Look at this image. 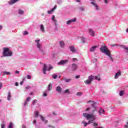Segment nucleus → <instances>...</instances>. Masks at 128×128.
Listing matches in <instances>:
<instances>
[{"mask_svg": "<svg viewBox=\"0 0 128 128\" xmlns=\"http://www.w3.org/2000/svg\"><path fill=\"white\" fill-rule=\"evenodd\" d=\"M83 116H84V118H86V120H90L91 118L92 119L88 121V124H92V122H94V120H95L94 116L92 114H88L86 113H84Z\"/></svg>", "mask_w": 128, "mask_h": 128, "instance_id": "nucleus-1", "label": "nucleus"}, {"mask_svg": "<svg viewBox=\"0 0 128 128\" xmlns=\"http://www.w3.org/2000/svg\"><path fill=\"white\" fill-rule=\"evenodd\" d=\"M2 54L4 56H12V52L10 50L9 48H3Z\"/></svg>", "mask_w": 128, "mask_h": 128, "instance_id": "nucleus-2", "label": "nucleus"}, {"mask_svg": "<svg viewBox=\"0 0 128 128\" xmlns=\"http://www.w3.org/2000/svg\"><path fill=\"white\" fill-rule=\"evenodd\" d=\"M100 50L102 52H103L106 56H110V52L106 46H103L102 47L100 48Z\"/></svg>", "mask_w": 128, "mask_h": 128, "instance_id": "nucleus-3", "label": "nucleus"}, {"mask_svg": "<svg viewBox=\"0 0 128 128\" xmlns=\"http://www.w3.org/2000/svg\"><path fill=\"white\" fill-rule=\"evenodd\" d=\"M78 66L76 64H72V72H76L78 70Z\"/></svg>", "mask_w": 128, "mask_h": 128, "instance_id": "nucleus-4", "label": "nucleus"}, {"mask_svg": "<svg viewBox=\"0 0 128 128\" xmlns=\"http://www.w3.org/2000/svg\"><path fill=\"white\" fill-rule=\"evenodd\" d=\"M90 4L96 8V10H98V6L96 3V1H94V0H92Z\"/></svg>", "mask_w": 128, "mask_h": 128, "instance_id": "nucleus-5", "label": "nucleus"}, {"mask_svg": "<svg viewBox=\"0 0 128 128\" xmlns=\"http://www.w3.org/2000/svg\"><path fill=\"white\" fill-rule=\"evenodd\" d=\"M68 60H62L58 63V64L60 65H64L66 64H68Z\"/></svg>", "mask_w": 128, "mask_h": 128, "instance_id": "nucleus-6", "label": "nucleus"}, {"mask_svg": "<svg viewBox=\"0 0 128 128\" xmlns=\"http://www.w3.org/2000/svg\"><path fill=\"white\" fill-rule=\"evenodd\" d=\"M88 32H89V34H90L92 36H95L94 31H93L90 28Z\"/></svg>", "mask_w": 128, "mask_h": 128, "instance_id": "nucleus-7", "label": "nucleus"}, {"mask_svg": "<svg viewBox=\"0 0 128 128\" xmlns=\"http://www.w3.org/2000/svg\"><path fill=\"white\" fill-rule=\"evenodd\" d=\"M20 1V0H10L8 4H16V2H18Z\"/></svg>", "mask_w": 128, "mask_h": 128, "instance_id": "nucleus-8", "label": "nucleus"}, {"mask_svg": "<svg viewBox=\"0 0 128 128\" xmlns=\"http://www.w3.org/2000/svg\"><path fill=\"white\" fill-rule=\"evenodd\" d=\"M76 18L72 19L67 21L66 24H70L72 22H76Z\"/></svg>", "mask_w": 128, "mask_h": 128, "instance_id": "nucleus-9", "label": "nucleus"}, {"mask_svg": "<svg viewBox=\"0 0 128 128\" xmlns=\"http://www.w3.org/2000/svg\"><path fill=\"white\" fill-rule=\"evenodd\" d=\"M48 68V66H46V64H44V68H43V74H46V68Z\"/></svg>", "mask_w": 128, "mask_h": 128, "instance_id": "nucleus-10", "label": "nucleus"}, {"mask_svg": "<svg viewBox=\"0 0 128 128\" xmlns=\"http://www.w3.org/2000/svg\"><path fill=\"white\" fill-rule=\"evenodd\" d=\"M35 42H37V46L38 48H40V46H42V44H40L39 42H40V40H36Z\"/></svg>", "mask_w": 128, "mask_h": 128, "instance_id": "nucleus-11", "label": "nucleus"}, {"mask_svg": "<svg viewBox=\"0 0 128 128\" xmlns=\"http://www.w3.org/2000/svg\"><path fill=\"white\" fill-rule=\"evenodd\" d=\"M70 50L72 52H76V48H74V46H70Z\"/></svg>", "mask_w": 128, "mask_h": 128, "instance_id": "nucleus-12", "label": "nucleus"}, {"mask_svg": "<svg viewBox=\"0 0 128 128\" xmlns=\"http://www.w3.org/2000/svg\"><path fill=\"white\" fill-rule=\"evenodd\" d=\"M56 6H54V8H52L51 10H48V14H52V12H54V10H56Z\"/></svg>", "mask_w": 128, "mask_h": 128, "instance_id": "nucleus-13", "label": "nucleus"}, {"mask_svg": "<svg viewBox=\"0 0 128 128\" xmlns=\"http://www.w3.org/2000/svg\"><path fill=\"white\" fill-rule=\"evenodd\" d=\"M62 88L60 86H58L56 88V90L58 92H62Z\"/></svg>", "mask_w": 128, "mask_h": 128, "instance_id": "nucleus-14", "label": "nucleus"}, {"mask_svg": "<svg viewBox=\"0 0 128 128\" xmlns=\"http://www.w3.org/2000/svg\"><path fill=\"white\" fill-rule=\"evenodd\" d=\"M122 74V72L120 71H118V72L116 73V75H115V78H118V76H121Z\"/></svg>", "mask_w": 128, "mask_h": 128, "instance_id": "nucleus-15", "label": "nucleus"}, {"mask_svg": "<svg viewBox=\"0 0 128 128\" xmlns=\"http://www.w3.org/2000/svg\"><path fill=\"white\" fill-rule=\"evenodd\" d=\"M94 76L92 75H90L88 76V80L92 82V80H94Z\"/></svg>", "mask_w": 128, "mask_h": 128, "instance_id": "nucleus-16", "label": "nucleus"}, {"mask_svg": "<svg viewBox=\"0 0 128 128\" xmlns=\"http://www.w3.org/2000/svg\"><path fill=\"white\" fill-rule=\"evenodd\" d=\"M48 90H52V84H49L48 85Z\"/></svg>", "mask_w": 128, "mask_h": 128, "instance_id": "nucleus-17", "label": "nucleus"}, {"mask_svg": "<svg viewBox=\"0 0 128 128\" xmlns=\"http://www.w3.org/2000/svg\"><path fill=\"white\" fill-rule=\"evenodd\" d=\"M98 48V46H92L90 48V52H94L96 48Z\"/></svg>", "mask_w": 128, "mask_h": 128, "instance_id": "nucleus-18", "label": "nucleus"}, {"mask_svg": "<svg viewBox=\"0 0 128 128\" xmlns=\"http://www.w3.org/2000/svg\"><path fill=\"white\" fill-rule=\"evenodd\" d=\"M100 114H104V110L102 108H101L99 111Z\"/></svg>", "mask_w": 128, "mask_h": 128, "instance_id": "nucleus-19", "label": "nucleus"}, {"mask_svg": "<svg viewBox=\"0 0 128 128\" xmlns=\"http://www.w3.org/2000/svg\"><path fill=\"white\" fill-rule=\"evenodd\" d=\"M40 118L42 119V120L43 122H45V124H48V120H44V118L42 117V115H40Z\"/></svg>", "mask_w": 128, "mask_h": 128, "instance_id": "nucleus-20", "label": "nucleus"}, {"mask_svg": "<svg viewBox=\"0 0 128 128\" xmlns=\"http://www.w3.org/2000/svg\"><path fill=\"white\" fill-rule=\"evenodd\" d=\"M84 84H92V82L90 81V80L88 79V80H86L84 81Z\"/></svg>", "mask_w": 128, "mask_h": 128, "instance_id": "nucleus-21", "label": "nucleus"}, {"mask_svg": "<svg viewBox=\"0 0 128 128\" xmlns=\"http://www.w3.org/2000/svg\"><path fill=\"white\" fill-rule=\"evenodd\" d=\"M40 28L42 32H44V24H41L40 26Z\"/></svg>", "mask_w": 128, "mask_h": 128, "instance_id": "nucleus-22", "label": "nucleus"}, {"mask_svg": "<svg viewBox=\"0 0 128 128\" xmlns=\"http://www.w3.org/2000/svg\"><path fill=\"white\" fill-rule=\"evenodd\" d=\"M94 80H98V81H100V74H98L97 76H94Z\"/></svg>", "mask_w": 128, "mask_h": 128, "instance_id": "nucleus-23", "label": "nucleus"}, {"mask_svg": "<svg viewBox=\"0 0 128 128\" xmlns=\"http://www.w3.org/2000/svg\"><path fill=\"white\" fill-rule=\"evenodd\" d=\"M60 44L62 48H64V41H61L60 42Z\"/></svg>", "mask_w": 128, "mask_h": 128, "instance_id": "nucleus-24", "label": "nucleus"}, {"mask_svg": "<svg viewBox=\"0 0 128 128\" xmlns=\"http://www.w3.org/2000/svg\"><path fill=\"white\" fill-rule=\"evenodd\" d=\"M2 76H4V74L10 75V72H3Z\"/></svg>", "mask_w": 128, "mask_h": 128, "instance_id": "nucleus-25", "label": "nucleus"}, {"mask_svg": "<svg viewBox=\"0 0 128 128\" xmlns=\"http://www.w3.org/2000/svg\"><path fill=\"white\" fill-rule=\"evenodd\" d=\"M10 98H12V96H10V92H8V100H10Z\"/></svg>", "mask_w": 128, "mask_h": 128, "instance_id": "nucleus-26", "label": "nucleus"}, {"mask_svg": "<svg viewBox=\"0 0 128 128\" xmlns=\"http://www.w3.org/2000/svg\"><path fill=\"white\" fill-rule=\"evenodd\" d=\"M48 68H49L47 70L48 72H50V70H52V68H54L52 67V65H49Z\"/></svg>", "mask_w": 128, "mask_h": 128, "instance_id": "nucleus-27", "label": "nucleus"}, {"mask_svg": "<svg viewBox=\"0 0 128 128\" xmlns=\"http://www.w3.org/2000/svg\"><path fill=\"white\" fill-rule=\"evenodd\" d=\"M64 80L66 82H70L72 80V79L70 78L66 79V78H64Z\"/></svg>", "mask_w": 128, "mask_h": 128, "instance_id": "nucleus-28", "label": "nucleus"}, {"mask_svg": "<svg viewBox=\"0 0 128 128\" xmlns=\"http://www.w3.org/2000/svg\"><path fill=\"white\" fill-rule=\"evenodd\" d=\"M24 10H18V14H24Z\"/></svg>", "mask_w": 128, "mask_h": 128, "instance_id": "nucleus-29", "label": "nucleus"}, {"mask_svg": "<svg viewBox=\"0 0 128 128\" xmlns=\"http://www.w3.org/2000/svg\"><path fill=\"white\" fill-rule=\"evenodd\" d=\"M82 123L83 124H84V126H88V123L86 122H84V121H82Z\"/></svg>", "mask_w": 128, "mask_h": 128, "instance_id": "nucleus-30", "label": "nucleus"}, {"mask_svg": "<svg viewBox=\"0 0 128 128\" xmlns=\"http://www.w3.org/2000/svg\"><path fill=\"white\" fill-rule=\"evenodd\" d=\"M38 116V112L37 111H36L34 114V117L37 118V116Z\"/></svg>", "mask_w": 128, "mask_h": 128, "instance_id": "nucleus-31", "label": "nucleus"}, {"mask_svg": "<svg viewBox=\"0 0 128 128\" xmlns=\"http://www.w3.org/2000/svg\"><path fill=\"white\" fill-rule=\"evenodd\" d=\"M82 42H83V44H84L86 42V38L82 37Z\"/></svg>", "mask_w": 128, "mask_h": 128, "instance_id": "nucleus-32", "label": "nucleus"}, {"mask_svg": "<svg viewBox=\"0 0 128 128\" xmlns=\"http://www.w3.org/2000/svg\"><path fill=\"white\" fill-rule=\"evenodd\" d=\"M82 94V92H78L76 93V95L78 96H80Z\"/></svg>", "mask_w": 128, "mask_h": 128, "instance_id": "nucleus-33", "label": "nucleus"}, {"mask_svg": "<svg viewBox=\"0 0 128 128\" xmlns=\"http://www.w3.org/2000/svg\"><path fill=\"white\" fill-rule=\"evenodd\" d=\"M123 48H124V50H125L126 52H128V47H126V46H124Z\"/></svg>", "mask_w": 128, "mask_h": 128, "instance_id": "nucleus-34", "label": "nucleus"}, {"mask_svg": "<svg viewBox=\"0 0 128 128\" xmlns=\"http://www.w3.org/2000/svg\"><path fill=\"white\" fill-rule=\"evenodd\" d=\"M79 8H80V10H82V12L84 10V7L83 6L80 7Z\"/></svg>", "mask_w": 128, "mask_h": 128, "instance_id": "nucleus-35", "label": "nucleus"}, {"mask_svg": "<svg viewBox=\"0 0 128 128\" xmlns=\"http://www.w3.org/2000/svg\"><path fill=\"white\" fill-rule=\"evenodd\" d=\"M30 96H28L26 98V102H30Z\"/></svg>", "mask_w": 128, "mask_h": 128, "instance_id": "nucleus-36", "label": "nucleus"}, {"mask_svg": "<svg viewBox=\"0 0 128 128\" xmlns=\"http://www.w3.org/2000/svg\"><path fill=\"white\" fill-rule=\"evenodd\" d=\"M92 126H98V123L96 122H94L92 124Z\"/></svg>", "mask_w": 128, "mask_h": 128, "instance_id": "nucleus-37", "label": "nucleus"}, {"mask_svg": "<svg viewBox=\"0 0 128 128\" xmlns=\"http://www.w3.org/2000/svg\"><path fill=\"white\" fill-rule=\"evenodd\" d=\"M1 128H6V124H0Z\"/></svg>", "mask_w": 128, "mask_h": 128, "instance_id": "nucleus-38", "label": "nucleus"}, {"mask_svg": "<svg viewBox=\"0 0 128 128\" xmlns=\"http://www.w3.org/2000/svg\"><path fill=\"white\" fill-rule=\"evenodd\" d=\"M120 96H122L124 95V92L123 91H120V94H119Z\"/></svg>", "mask_w": 128, "mask_h": 128, "instance_id": "nucleus-39", "label": "nucleus"}, {"mask_svg": "<svg viewBox=\"0 0 128 128\" xmlns=\"http://www.w3.org/2000/svg\"><path fill=\"white\" fill-rule=\"evenodd\" d=\"M36 104V100H34L32 102V104Z\"/></svg>", "mask_w": 128, "mask_h": 128, "instance_id": "nucleus-40", "label": "nucleus"}, {"mask_svg": "<svg viewBox=\"0 0 128 128\" xmlns=\"http://www.w3.org/2000/svg\"><path fill=\"white\" fill-rule=\"evenodd\" d=\"M26 78L28 80H30V78H32V76H30V75H27Z\"/></svg>", "mask_w": 128, "mask_h": 128, "instance_id": "nucleus-41", "label": "nucleus"}, {"mask_svg": "<svg viewBox=\"0 0 128 128\" xmlns=\"http://www.w3.org/2000/svg\"><path fill=\"white\" fill-rule=\"evenodd\" d=\"M109 56V58H110V60H112V62L114 60L112 59V56H110V52L109 53V56Z\"/></svg>", "mask_w": 128, "mask_h": 128, "instance_id": "nucleus-42", "label": "nucleus"}, {"mask_svg": "<svg viewBox=\"0 0 128 128\" xmlns=\"http://www.w3.org/2000/svg\"><path fill=\"white\" fill-rule=\"evenodd\" d=\"M8 128H12V123L10 122L8 126Z\"/></svg>", "mask_w": 128, "mask_h": 128, "instance_id": "nucleus-43", "label": "nucleus"}, {"mask_svg": "<svg viewBox=\"0 0 128 128\" xmlns=\"http://www.w3.org/2000/svg\"><path fill=\"white\" fill-rule=\"evenodd\" d=\"M52 78H54V80H56V78H58V76H56V74H53Z\"/></svg>", "mask_w": 128, "mask_h": 128, "instance_id": "nucleus-44", "label": "nucleus"}, {"mask_svg": "<svg viewBox=\"0 0 128 128\" xmlns=\"http://www.w3.org/2000/svg\"><path fill=\"white\" fill-rule=\"evenodd\" d=\"M23 34L24 36H26V34H28V31H24Z\"/></svg>", "mask_w": 128, "mask_h": 128, "instance_id": "nucleus-45", "label": "nucleus"}, {"mask_svg": "<svg viewBox=\"0 0 128 128\" xmlns=\"http://www.w3.org/2000/svg\"><path fill=\"white\" fill-rule=\"evenodd\" d=\"M64 92H65V94H68V92H70V90L67 89V90H65Z\"/></svg>", "mask_w": 128, "mask_h": 128, "instance_id": "nucleus-46", "label": "nucleus"}, {"mask_svg": "<svg viewBox=\"0 0 128 128\" xmlns=\"http://www.w3.org/2000/svg\"><path fill=\"white\" fill-rule=\"evenodd\" d=\"M24 106H28V102L26 101L24 102Z\"/></svg>", "mask_w": 128, "mask_h": 128, "instance_id": "nucleus-47", "label": "nucleus"}, {"mask_svg": "<svg viewBox=\"0 0 128 128\" xmlns=\"http://www.w3.org/2000/svg\"><path fill=\"white\" fill-rule=\"evenodd\" d=\"M80 78V75L76 76L75 77V78L76 79Z\"/></svg>", "mask_w": 128, "mask_h": 128, "instance_id": "nucleus-48", "label": "nucleus"}, {"mask_svg": "<svg viewBox=\"0 0 128 128\" xmlns=\"http://www.w3.org/2000/svg\"><path fill=\"white\" fill-rule=\"evenodd\" d=\"M53 22H54L56 26V22H57L56 20L54 19V20H53Z\"/></svg>", "mask_w": 128, "mask_h": 128, "instance_id": "nucleus-49", "label": "nucleus"}, {"mask_svg": "<svg viewBox=\"0 0 128 128\" xmlns=\"http://www.w3.org/2000/svg\"><path fill=\"white\" fill-rule=\"evenodd\" d=\"M30 88V86H27L25 88L26 90H28V88Z\"/></svg>", "mask_w": 128, "mask_h": 128, "instance_id": "nucleus-50", "label": "nucleus"}, {"mask_svg": "<svg viewBox=\"0 0 128 128\" xmlns=\"http://www.w3.org/2000/svg\"><path fill=\"white\" fill-rule=\"evenodd\" d=\"M2 88V83L0 82V88Z\"/></svg>", "mask_w": 128, "mask_h": 128, "instance_id": "nucleus-51", "label": "nucleus"}, {"mask_svg": "<svg viewBox=\"0 0 128 128\" xmlns=\"http://www.w3.org/2000/svg\"><path fill=\"white\" fill-rule=\"evenodd\" d=\"M43 96H48V94H46V93L44 92V93Z\"/></svg>", "mask_w": 128, "mask_h": 128, "instance_id": "nucleus-52", "label": "nucleus"}, {"mask_svg": "<svg viewBox=\"0 0 128 128\" xmlns=\"http://www.w3.org/2000/svg\"><path fill=\"white\" fill-rule=\"evenodd\" d=\"M90 110V108H87L86 109V112H88V110Z\"/></svg>", "mask_w": 128, "mask_h": 128, "instance_id": "nucleus-53", "label": "nucleus"}, {"mask_svg": "<svg viewBox=\"0 0 128 128\" xmlns=\"http://www.w3.org/2000/svg\"><path fill=\"white\" fill-rule=\"evenodd\" d=\"M72 60H73L74 62H75V60H78V59H77L76 58H74L72 59Z\"/></svg>", "mask_w": 128, "mask_h": 128, "instance_id": "nucleus-54", "label": "nucleus"}, {"mask_svg": "<svg viewBox=\"0 0 128 128\" xmlns=\"http://www.w3.org/2000/svg\"><path fill=\"white\" fill-rule=\"evenodd\" d=\"M92 106L94 108V110H96V107L94 106V104H92Z\"/></svg>", "mask_w": 128, "mask_h": 128, "instance_id": "nucleus-55", "label": "nucleus"}, {"mask_svg": "<svg viewBox=\"0 0 128 128\" xmlns=\"http://www.w3.org/2000/svg\"><path fill=\"white\" fill-rule=\"evenodd\" d=\"M26 77H24L22 80V82H24L26 80Z\"/></svg>", "mask_w": 128, "mask_h": 128, "instance_id": "nucleus-56", "label": "nucleus"}, {"mask_svg": "<svg viewBox=\"0 0 128 128\" xmlns=\"http://www.w3.org/2000/svg\"><path fill=\"white\" fill-rule=\"evenodd\" d=\"M15 86H18V83L17 82H16Z\"/></svg>", "mask_w": 128, "mask_h": 128, "instance_id": "nucleus-57", "label": "nucleus"}, {"mask_svg": "<svg viewBox=\"0 0 128 128\" xmlns=\"http://www.w3.org/2000/svg\"><path fill=\"white\" fill-rule=\"evenodd\" d=\"M54 16H53L52 17V20H54Z\"/></svg>", "mask_w": 128, "mask_h": 128, "instance_id": "nucleus-58", "label": "nucleus"}, {"mask_svg": "<svg viewBox=\"0 0 128 128\" xmlns=\"http://www.w3.org/2000/svg\"><path fill=\"white\" fill-rule=\"evenodd\" d=\"M24 84V81H22L20 82V84L22 86V84Z\"/></svg>", "mask_w": 128, "mask_h": 128, "instance_id": "nucleus-59", "label": "nucleus"}, {"mask_svg": "<svg viewBox=\"0 0 128 128\" xmlns=\"http://www.w3.org/2000/svg\"><path fill=\"white\" fill-rule=\"evenodd\" d=\"M15 72H16V74H20V72H18V70H16V71Z\"/></svg>", "mask_w": 128, "mask_h": 128, "instance_id": "nucleus-60", "label": "nucleus"}, {"mask_svg": "<svg viewBox=\"0 0 128 128\" xmlns=\"http://www.w3.org/2000/svg\"><path fill=\"white\" fill-rule=\"evenodd\" d=\"M105 4H108V0H104Z\"/></svg>", "mask_w": 128, "mask_h": 128, "instance_id": "nucleus-61", "label": "nucleus"}, {"mask_svg": "<svg viewBox=\"0 0 128 128\" xmlns=\"http://www.w3.org/2000/svg\"><path fill=\"white\" fill-rule=\"evenodd\" d=\"M36 120H34V122H33V124H36Z\"/></svg>", "mask_w": 128, "mask_h": 128, "instance_id": "nucleus-62", "label": "nucleus"}, {"mask_svg": "<svg viewBox=\"0 0 128 128\" xmlns=\"http://www.w3.org/2000/svg\"><path fill=\"white\" fill-rule=\"evenodd\" d=\"M124 128H128V125H125Z\"/></svg>", "mask_w": 128, "mask_h": 128, "instance_id": "nucleus-63", "label": "nucleus"}, {"mask_svg": "<svg viewBox=\"0 0 128 128\" xmlns=\"http://www.w3.org/2000/svg\"><path fill=\"white\" fill-rule=\"evenodd\" d=\"M22 128H26V126H24V125L22 126Z\"/></svg>", "mask_w": 128, "mask_h": 128, "instance_id": "nucleus-64", "label": "nucleus"}]
</instances>
